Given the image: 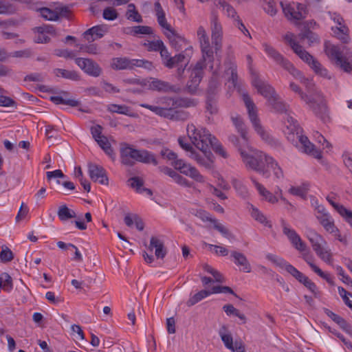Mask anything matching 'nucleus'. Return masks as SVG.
Wrapping results in <instances>:
<instances>
[{"label":"nucleus","instance_id":"33","mask_svg":"<svg viewBox=\"0 0 352 352\" xmlns=\"http://www.w3.org/2000/svg\"><path fill=\"white\" fill-rule=\"evenodd\" d=\"M302 258L316 274H317L322 278L324 279L330 285H334L333 278L331 275L329 273L324 272L317 265H316L312 261L311 256H308L307 254H303Z\"/></svg>","mask_w":352,"mask_h":352},{"label":"nucleus","instance_id":"6","mask_svg":"<svg viewBox=\"0 0 352 352\" xmlns=\"http://www.w3.org/2000/svg\"><path fill=\"white\" fill-rule=\"evenodd\" d=\"M325 53L327 56L334 60L336 64L340 66L344 72L352 71V52L346 47L341 50L339 47L331 43H325Z\"/></svg>","mask_w":352,"mask_h":352},{"label":"nucleus","instance_id":"13","mask_svg":"<svg viewBox=\"0 0 352 352\" xmlns=\"http://www.w3.org/2000/svg\"><path fill=\"white\" fill-rule=\"evenodd\" d=\"M266 258L280 268L285 270L300 283H303L308 278L282 257L272 254H267Z\"/></svg>","mask_w":352,"mask_h":352},{"label":"nucleus","instance_id":"58","mask_svg":"<svg viewBox=\"0 0 352 352\" xmlns=\"http://www.w3.org/2000/svg\"><path fill=\"white\" fill-rule=\"evenodd\" d=\"M208 296H210L208 290H201L190 296L187 301V305L189 307L192 306Z\"/></svg>","mask_w":352,"mask_h":352},{"label":"nucleus","instance_id":"9","mask_svg":"<svg viewBox=\"0 0 352 352\" xmlns=\"http://www.w3.org/2000/svg\"><path fill=\"white\" fill-rule=\"evenodd\" d=\"M243 100L248 111V118L257 134L265 142H270L271 137L262 126L258 116V109L248 94H243Z\"/></svg>","mask_w":352,"mask_h":352},{"label":"nucleus","instance_id":"50","mask_svg":"<svg viewBox=\"0 0 352 352\" xmlns=\"http://www.w3.org/2000/svg\"><path fill=\"white\" fill-rule=\"evenodd\" d=\"M57 214L58 218L62 221H65L76 217V212L74 210L69 209L66 205L60 206Z\"/></svg>","mask_w":352,"mask_h":352},{"label":"nucleus","instance_id":"10","mask_svg":"<svg viewBox=\"0 0 352 352\" xmlns=\"http://www.w3.org/2000/svg\"><path fill=\"white\" fill-rule=\"evenodd\" d=\"M141 107L149 109L160 116L173 120H186L189 118V113L184 110H176L177 107L172 106H163L150 105L148 104H141Z\"/></svg>","mask_w":352,"mask_h":352},{"label":"nucleus","instance_id":"56","mask_svg":"<svg viewBox=\"0 0 352 352\" xmlns=\"http://www.w3.org/2000/svg\"><path fill=\"white\" fill-rule=\"evenodd\" d=\"M298 37L300 40L307 39L309 46L316 43H318L320 41L318 36L310 30H306L298 34Z\"/></svg>","mask_w":352,"mask_h":352},{"label":"nucleus","instance_id":"16","mask_svg":"<svg viewBox=\"0 0 352 352\" xmlns=\"http://www.w3.org/2000/svg\"><path fill=\"white\" fill-rule=\"evenodd\" d=\"M218 333L228 349L232 352H245V346L241 341L236 340L234 343L233 342L232 336L226 325L223 324L219 328Z\"/></svg>","mask_w":352,"mask_h":352},{"label":"nucleus","instance_id":"29","mask_svg":"<svg viewBox=\"0 0 352 352\" xmlns=\"http://www.w3.org/2000/svg\"><path fill=\"white\" fill-rule=\"evenodd\" d=\"M230 256L234 263L240 267V270L245 273L251 272V265L247 257L243 253L238 251H232Z\"/></svg>","mask_w":352,"mask_h":352},{"label":"nucleus","instance_id":"41","mask_svg":"<svg viewBox=\"0 0 352 352\" xmlns=\"http://www.w3.org/2000/svg\"><path fill=\"white\" fill-rule=\"evenodd\" d=\"M225 74L227 76H230L228 78V81L232 82L233 87H236V80H237V74H236V65L231 58H228L225 61Z\"/></svg>","mask_w":352,"mask_h":352},{"label":"nucleus","instance_id":"54","mask_svg":"<svg viewBox=\"0 0 352 352\" xmlns=\"http://www.w3.org/2000/svg\"><path fill=\"white\" fill-rule=\"evenodd\" d=\"M231 120L240 135H244L247 131L242 118L237 113H234L231 115Z\"/></svg>","mask_w":352,"mask_h":352},{"label":"nucleus","instance_id":"17","mask_svg":"<svg viewBox=\"0 0 352 352\" xmlns=\"http://www.w3.org/2000/svg\"><path fill=\"white\" fill-rule=\"evenodd\" d=\"M209 64L208 61H204L203 58L197 63L195 67L192 69L190 80L187 83V88L190 93H195L203 78L204 69L206 65ZM211 65L212 63H210Z\"/></svg>","mask_w":352,"mask_h":352},{"label":"nucleus","instance_id":"2","mask_svg":"<svg viewBox=\"0 0 352 352\" xmlns=\"http://www.w3.org/2000/svg\"><path fill=\"white\" fill-rule=\"evenodd\" d=\"M285 43L305 63H306L316 74L326 79H331V75L313 56L307 52L296 40L295 34L288 32L283 36Z\"/></svg>","mask_w":352,"mask_h":352},{"label":"nucleus","instance_id":"35","mask_svg":"<svg viewBox=\"0 0 352 352\" xmlns=\"http://www.w3.org/2000/svg\"><path fill=\"white\" fill-rule=\"evenodd\" d=\"M218 6L221 9L223 14L231 19L234 23L240 19L234 8L225 0H219Z\"/></svg>","mask_w":352,"mask_h":352},{"label":"nucleus","instance_id":"26","mask_svg":"<svg viewBox=\"0 0 352 352\" xmlns=\"http://www.w3.org/2000/svg\"><path fill=\"white\" fill-rule=\"evenodd\" d=\"M138 150L128 144L122 145L120 148L122 164L129 166H133L137 159Z\"/></svg>","mask_w":352,"mask_h":352},{"label":"nucleus","instance_id":"15","mask_svg":"<svg viewBox=\"0 0 352 352\" xmlns=\"http://www.w3.org/2000/svg\"><path fill=\"white\" fill-rule=\"evenodd\" d=\"M172 166L182 174L190 177L197 182L205 183V177L199 173L197 168L184 160H175L171 163Z\"/></svg>","mask_w":352,"mask_h":352},{"label":"nucleus","instance_id":"62","mask_svg":"<svg viewBox=\"0 0 352 352\" xmlns=\"http://www.w3.org/2000/svg\"><path fill=\"white\" fill-rule=\"evenodd\" d=\"M164 42L160 40L148 41L143 43L148 52H159L160 48L163 47Z\"/></svg>","mask_w":352,"mask_h":352},{"label":"nucleus","instance_id":"51","mask_svg":"<svg viewBox=\"0 0 352 352\" xmlns=\"http://www.w3.org/2000/svg\"><path fill=\"white\" fill-rule=\"evenodd\" d=\"M126 17L128 20L133 21L137 23L142 22V17L136 10L135 6L133 3H130L128 5Z\"/></svg>","mask_w":352,"mask_h":352},{"label":"nucleus","instance_id":"53","mask_svg":"<svg viewBox=\"0 0 352 352\" xmlns=\"http://www.w3.org/2000/svg\"><path fill=\"white\" fill-rule=\"evenodd\" d=\"M223 310L226 312L227 316H235L238 317L243 323H245L246 317L243 314H241L237 309H236L232 305L227 304L223 305Z\"/></svg>","mask_w":352,"mask_h":352},{"label":"nucleus","instance_id":"21","mask_svg":"<svg viewBox=\"0 0 352 352\" xmlns=\"http://www.w3.org/2000/svg\"><path fill=\"white\" fill-rule=\"evenodd\" d=\"M143 85L148 89L159 92L177 93L180 90V89L176 85H170L166 81L155 78H151L145 80Z\"/></svg>","mask_w":352,"mask_h":352},{"label":"nucleus","instance_id":"11","mask_svg":"<svg viewBox=\"0 0 352 352\" xmlns=\"http://www.w3.org/2000/svg\"><path fill=\"white\" fill-rule=\"evenodd\" d=\"M192 47L185 48V50L182 53L170 56V53L164 43L163 47L160 48L159 52L162 58V64L168 69H172L176 65H179V63L186 62L185 65H188L190 58L192 55Z\"/></svg>","mask_w":352,"mask_h":352},{"label":"nucleus","instance_id":"52","mask_svg":"<svg viewBox=\"0 0 352 352\" xmlns=\"http://www.w3.org/2000/svg\"><path fill=\"white\" fill-rule=\"evenodd\" d=\"M325 314L328 317H329L333 321H334L336 324H338L340 328L345 331H348L349 329V326L348 323L345 321L344 319H343L340 316L336 314L335 313L332 312L329 309L324 310Z\"/></svg>","mask_w":352,"mask_h":352},{"label":"nucleus","instance_id":"44","mask_svg":"<svg viewBox=\"0 0 352 352\" xmlns=\"http://www.w3.org/2000/svg\"><path fill=\"white\" fill-rule=\"evenodd\" d=\"M107 111L111 113H117L119 114L129 116L130 117L134 116V113L132 112L131 109L125 104H110L107 106Z\"/></svg>","mask_w":352,"mask_h":352},{"label":"nucleus","instance_id":"24","mask_svg":"<svg viewBox=\"0 0 352 352\" xmlns=\"http://www.w3.org/2000/svg\"><path fill=\"white\" fill-rule=\"evenodd\" d=\"M75 63L85 73L91 76L98 77L102 73L101 67L91 59L76 58Z\"/></svg>","mask_w":352,"mask_h":352},{"label":"nucleus","instance_id":"45","mask_svg":"<svg viewBox=\"0 0 352 352\" xmlns=\"http://www.w3.org/2000/svg\"><path fill=\"white\" fill-rule=\"evenodd\" d=\"M199 214L201 219L214 222V228L221 232L225 237L230 238L232 236V234L225 226L218 223L216 220H212L211 217L208 216V214L206 212H199Z\"/></svg>","mask_w":352,"mask_h":352},{"label":"nucleus","instance_id":"28","mask_svg":"<svg viewBox=\"0 0 352 352\" xmlns=\"http://www.w3.org/2000/svg\"><path fill=\"white\" fill-rule=\"evenodd\" d=\"M162 104H167V106H172L173 107H190L196 105V102L194 100L189 98H163L161 100Z\"/></svg>","mask_w":352,"mask_h":352},{"label":"nucleus","instance_id":"7","mask_svg":"<svg viewBox=\"0 0 352 352\" xmlns=\"http://www.w3.org/2000/svg\"><path fill=\"white\" fill-rule=\"evenodd\" d=\"M179 146L188 152V156L195 160L198 165L206 169H211L213 166L212 154L210 148H205L196 151L192 146L184 141V138L178 139Z\"/></svg>","mask_w":352,"mask_h":352},{"label":"nucleus","instance_id":"36","mask_svg":"<svg viewBox=\"0 0 352 352\" xmlns=\"http://www.w3.org/2000/svg\"><path fill=\"white\" fill-rule=\"evenodd\" d=\"M249 211L251 217L257 222L263 225L265 227L271 228L272 224L267 217L257 208L250 204L249 207Z\"/></svg>","mask_w":352,"mask_h":352},{"label":"nucleus","instance_id":"48","mask_svg":"<svg viewBox=\"0 0 352 352\" xmlns=\"http://www.w3.org/2000/svg\"><path fill=\"white\" fill-rule=\"evenodd\" d=\"M206 113L207 115V122L208 123H211L213 121L212 116L215 115L218 113V107L217 105V102L212 100V97L208 96V99L206 101Z\"/></svg>","mask_w":352,"mask_h":352},{"label":"nucleus","instance_id":"25","mask_svg":"<svg viewBox=\"0 0 352 352\" xmlns=\"http://www.w3.org/2000/svg\"><path fill=\"white\" fill-rule=\"evenodd\" d=\"M252 83L257 91L267 99V102L277 94L274 89L270 84L260 79L255 74L252 75Z\"/></svg>","mask_w":352,"mask_h":352},{"label":"nucleus","instance_id":"40","mask_svg":"<svg viewBox=\"0 0 352 352\" xmlns=\"http://www.w3.org/2000/svg\"><path fill=\"white\" fill-rule=\"evenodd\" d=\"M316 219L327 232L336 231L334 219L329 212L323 213L322 215L316 217Z\"/></svg>","mask_w":352,"mask_h":352},{"label":"nucleus","instance_id":"23","mask_svg":"<svg viewBox=\"0 0 352 352\" xmlns=\"http://www.w3.org/2000/svg\"><path fill=\"white\" fill-rule=\"evenodd\" d=\"M331 19L337 24V26L332 28L334 35L343 43H348L349 41V29L344 24L343 18L337 13H329Z\"/></svg>","mask_w":352,"mask_h":352},{"label":"nucleus","instance_id":"22","mask_svg":"<svg viewBox=\"0 0 352 352\" xmlns=\"http://www.w3.org/2000/svg\"><path fill=\"white\" fill-rule=\"evenodd\" d=\"M296 147L302 153L309 155L316 159L322 157L321 152L316 148L315 145L312 144L307 137L300 135L295 142H292Z\"/></svg>","mask_w":352,"mask_h":352},{"label":"nucleus","instance_id":"20","mask_svg":"<svg viewBox=\"0 0 352 352\" xmlns=\"http://www.w3.org/2000/svg\"><path fill=\"white\" fill-rule=\"evenodd\" d=\"M283 233L287 237L293 247L302 252L307 250L306 243L301 239L300 235L285 221H281Z\"/></svg>","mask_w":352,"mask_h":352},{"label":"nucleus","instance_id":"47","mask_svg":"<svg viewBox=\"0 0 352 352\" xmlns=\"http://www.w3.org/2000/svg\"><path fill=\"white\" fill-rule=\"evenodd\" d=\"M267 102L277 112L286 113L287 111L288 106L280 98L278 94L273 96Z\"/></svg>","mask_w":352,"mask_h":352},{"label":"nucleus","instance_id":"46","mask_svg":"<svg viewBox=\"0 0 352 352\" xmlns=\"http://www.w3.org/2000/svg\"><path fill=\"white\" fill-rule=\"evenodd\" d=\"M265 168L273 171L274 175L276 179H282L284 177L283 171L278 162L272 157H270L265 165Z\"/></svg>","mask_w":352,"mask_h":352},{"label":"nucleus","instance_id":"37","mask_svg":"<svg viewBox=\"0 0 352 352\" xmlns=\"http://www.w3.org/2000/svg\"><path fill=\"white\" fill-rule=\"evenodd\" d=\"M67 12L66 8H56V10H52L48 8H42L40 9L41 15L49 21H56L58 19L60 15Z\"/></svg>","mask_w":352,"mask_h":352},{"label":"nucleus","instance_id":"1","mask_svg":"<svg viewBox=\"0 0 352 352\" xmlns=\"http://www.w3.org/2000/svg\"><path fill=\"white\" fill-rule=\"evenodd\" d=\"M263 47L269 57L288 71L291 75L305 86L307 93L305 95H302V100L324 122H328L330 118L324 96L320 90L316 87L313 80L305 78L289 60L285 58L274 47L267 43L263 44Z\"/></svg>","mask_w":352,"mask_h":352},{"label":"nucleus","instance_id":"59","mask_svg":"<svg viewBox=\"0 0 352 352\" xmlns=\"http://www.w3.org/2000/svg\"><path fill=\"white\" fill-rule=\"evenodd\" d=\"M51 100L56 104H63L70 107H78L80 102L75 99H65L60 96H52Z\"/></svg>","mask_w":352,"mask_h":352},{"label":"nucleus","instance_id":"38","mask_svg":"<svg viewBox=\"0 0 352 352\" xmlns=\"http://www.w3.org/2000/svg\"><path fill=\"white\" fill-rule=\"evenodd\" d=\"M230 141L237 147L241 155L243 150L248 153L254 149L249 144L248 133H245L244 135H241V139L233 135L230 137Z\"/></svg>","mask_w":352,"mask_h":352},{"label":"nucleus","instance_id":"27","mask_svg":"<svg viewBox=\"0 0 352 352\" xmlns=\"http://www.w3.org/2000/svg\"><path fill=\"white\" fill-rule=\"evenodd\" d=\"M88 169L89 176L94 182H98L103 185L108 184L109 180L106 175V171L102 166L95 164H89Z\"/></svg>","mask_w":352,"mask_h":352},{"label":"nucleus","instance_id":"39","mask_svg":"<svg viewBox=\"0 0 352 352\" xmlns=\"http://www.w3.org/2000/svg\"><path fill=\"white\" fill-rule=\"evenodd\" d=\"M132 60L126 57L114 58L111 60V67L116 70L133 69Z\"/></svg>","mask_w":352,"mask_h":352},{"label":"nucleus","instance_id":"57","mask_svg":"<svg viewBox=\"0 0 352 352\" xmlns=\"http://www.w3.org/2000/svg\"><path fill=\"white\" fill-rule=\"evenodd\" d=\"M96 142L107 155L112 158L113 157V150L111 148V144L107 137L103 136L101 138L97 140Z\"/></svg>","mask_w":352,"mask_h":352},{"label":"nucleus","instance_id":"63","mask_svg":"<svg viewBox=\"0 0 352 352\" xmlns=\"http://www.w3.org/2000/svg\"><path fill=\"white\" fill-rule=\"evenodd\" d=\"M127 183L129 186L135 189L138 192H142V189L144 184V181L142 178L139 177H133L128 179Z\"/></svg>","mask_w":352,"mask_h":352},{"label":"nucleus","instance_id":"30","mask_svg":"<svg viewBox=\"0 0 352 352\" xmlns=\"http://www.w3.org/2000/svg\"><path fill=\"white\" fill-rule=\"evenodd\" d=\"M250 179L257 190L258 194L263 197V198L271 203L276 204L278 201V198L275 195H273L271 192H270L263 184L259 183L254 177H251Z\"/></svg>","mask_w":352,"mask_h":352},{"label":"nucleus","instance_id":"49","mask_svg":"<svg viewBox=\"0 0 352 352\" xmlns=\"http://www.w3.org/2000/svg\"><path fill=\"white\" fill-rule=\"evenodd\" d=\"M54 73L56 76H61L63 78L69 79L72 80H79L80 76L78 72L75 71H70L63 69H55L54 70Z\"/></svg>","mask_w":352,"mask_h":352},{"label":"nucleus","instance_id":"60","mask_svg":"<svg viewBox=\"0 0 352 352\" xmlns=\"http://www.w3.org/2000/svg\"><path fill=\"white\" fill-rule=\"evenodd\" d=\"M16 12L15 7L6 0H0V14H12Z\"/></svg>","mask_w":352,"mask_h":352},{"label":"nucleus","instance_id":"42","mask_svg":"<svg viewBox=\"0 0 352 352\" xmlns=\"http://www.w3.org/2000/svg\"><path fill=\"white\" fill-rule=\"evenodd\" d=\"M138 153L136 162L157 165L158 162L152 153L146 150H138Z\"/></svg>","mask_w":352,"mask_h":352},{"label":"nucleus","instance_id":"61","mask_svg":"<svg viewBox=\"0 0 352 352\" xmlns=\"http://www.w3.org/2000/svg\"><path fill=\"white\" fill-rule=\"evenodd\" d=\"M133 69L135 67H142L148 71L153 70L155 67L151 61L144 59H133Z\"/></svg>","mask_w":352,"mask_h":352},{"label":"nucleus","instance_id":"12","mask_svg":"<svg viewBox=\"0 0 352 352\" xmlns=\"http://www.w3.org/2000/svg\"><path fill=\"white\" fill-rule=\"evenodd\" d=\"M280 6L285 17L290 21L296 22L305 19L307 16V10L303 4L280 1Z\"/></svg>","mask_w":352,"mask_h":352},{"label":"nucleus","instance_id":"5","mask_svg":"<svg viewBox=\"0 0 352 352\" xmlns=\"http://www.w3.org/2000/svg\"><path fill=\"white\" fill-rule=\"evenodd\" d=\"M187 134L191 143L199 150L210 148V146L215 140V137L204 127H197L190 123L186 127Z\"/></svg>","mask_w":352,"mask_h":352},{"label":"nucleus","instance_id":"64","mask_svg":"<svg viewBox=\"0 0 352 352\" xmlns=\"http://www.w3.org/2000/svg\"><path fill=\"white\" fill-rule=\"evenodd\" d=\"M263 9L267 14L272 16L276 15L277 13L276 3L274 0H265Z\"/></svg>","mask_w":352,"mask_h":352},{"label":"nucleus","instance_id":"43","mask_svg":"<svg viewBox=\"0 0 352 352\" xmlns=\"http://www.w3.org/2000/svg\"><path fill=\"white\" fill-rule=\"evenodd\" d=\"M150 247L155 249V254L157 258H163L165 256L166 251L164 249L163 242L159 239L154 236L151 237Z\"/></svg>","mask_w":352,"mask_h":352},{"label":"nucleus","instance_id":"34","mask_svg":"<svg viewBox=\"0 0 352 352\" xmlns=\"http://www.w3.org/2000/svg\"><path fill=\"white\" fill-rule=\"evenodd\" d=\"M106 32L107 28L104 25H96L85 31L83 36L87 41H94L97 38H102Z\"/></svg>","mask_w":352,"mask_h":352},{"label":"nucleus","instance_id":"18","mask_svg":"<svg viewBox=\"0 0 352 352\" xmlns=\"http://www.w3.org/2000/svg\"><path fill=\"white\" fill-rule=\"evenodd\" d=\"M210 29L212 33V43L214 46L216 52L219 51L222 45L223 28L219 21L218 15L216 12H212L210 16Z\"/></svg>","mask_w":352,"mask_h":352},{"label":"nucleus","instance_id":"19","mask_svg":"<svg viewBox=\"0 0 352 352\" xmlns=\"http://www.w3.org/2000/svg\"><path fill=\"white\" fill-rule=\"evenodd\" d=\"M283 119L285 125L283 131L289 142H295L299 135L302 134V129L291 115L286 113Z\"/></svg>","mask_w":352,"mask_h":352},{"label":"nucleus","instance_id":"8","mask_svg":"<svg viewBox=\"0 0 352 352\" xmlns=\"http://www.w3.org/2000/svg\"><path fill=\"white\" fill-rule=\"evenodd\" d=\"M307 237L318 256L327 264H331L333 262L332 253L331 250L327 248V243L322 236L314 230L309 229L307 232Z\"/></svg>","mask_w":352,"mask_h":352},{"label":"nucleus","instance_id":"55","mask_svg":"<svg viewBox=\"0 0 352 352\" xmlns=\"http://www.w3.org/2000/svg\"><path fill=\"white\" fill-rule=\"evenodd\" d=\"M309 186L308 184H303L300 186H292L289 189V192L293 195L305 198L309 190Z\"/></svg>","mask_w":352,"mask_h":352},{"label":"nucleus","instance_id":"31","mask_svg":"<svg viewBox=\"0 0 352 352\" xmlns=\"http://www.w3.org/2000/svg\"><path fill=\"white\" fill-rule=\"evenodd\" d=\"M37 34L35 37V41L38 43H45L50 41L49 35L56 36V31L53 27H38L36 28Z\"/></svg>","mask_w":352,"mask_h":352},{"label":"nucleus","instance_id":"14","mask_svg":"<svg viewBox=\"0 0 352 352\" xmlns=\"http://www.w3.org/2000/svg\"><path fill=\"white\" fill-rule=\"evenodd\" d=\"M197 37L199 43L202 58L204 61L213 63L214 52L210 45L209 36L206 29L203 26H199L197 30Z\"/></svg>","mask_w":352,"mask_h":352},{"label":"nucleus","instance_id":"3","mask_svg":"<svg viewBox=\"0 0 352 352\" xmlns=\"http://www.w3.org/2000/svg\"><path fill=\"white\" fill-rule=\"evenodd\" d=\"M155 11L157 22L163 30V33L168 39L170 45L177 51L182 50L188 45L186 39L173 29L167 22L165 12L159 1L155 3Z\"/></svg>","mask_w":352,"mask_h":352},{"label":"nucleus","instance_id":"32","mask_svg":"<svg viewBox=\"0 0 352 352\" xmlns=\"http://www.w3.org/2000/svg\"><path fill=\"white\" fill-rule=\"evenodd\" d=\"M210 69L212 71V76L209 80L208 95L212 97L219 90L221 82L218 70L214 69L212 63L210 65Z\"/></svg>","mask_w":352,"mask_h":352},{"label":"nucleus","instance_id":"4","mask_svg":"<svg viewBox=\"0 0 352 352\" xmlns=\"http://www.w3.org/2000/svg\"><path fill=\"white\" fill-rule=\"evenodd\" d=\"M270 157L263 151L256 149H253L248 153L245 150L241 151V159L245 167L258 173L265 178H268L270 175V171L265 168Z\"/></svg>","mask_w":352,"mask_h":352}]
</instances>
